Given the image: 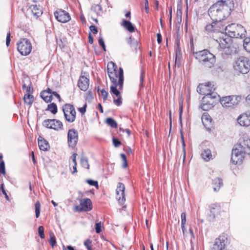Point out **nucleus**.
I'll return each instance as SVG.
<instances>
[{
	"label": "nucleus",
	"mask_w": 250,
	"mask_h": 250,
	"mask_svg": "<svg viewBox=\"0 0 250 250\" xmlns=\"http://www.w3.org/2000/svg\"><path fill=\"white\" fill-rule=\"evenodd\" d=\"M144 78V72H142L140 78V86L141 87L143 86V81Z\"/></svg>",
	"instance_id": "51"
},
{
	"label": "nucleus",
	"mask_w": 250,
	"mask_h": 250,
	"mask_svg": "<svg viewBox=\"0 0 250 250\" xmlns=\"http://www.w3.org/2000/svg\"><path fill=\"white\" fill-rule=\"evenodd\" d=\"M182 112H183V106H182V104H181L180 106V113H179V120H180V122L181 124L182 123Z\"/></svg>",
	"instance_id": "55"
},
{
	"label": "nucleus",
	"mask_w": 250,
	"mask_h": 250,
	"mask_svg": "<svg viewBox=\"0 0 250 250\" xmlns=\"http://www.w3.org/2000/svg\"><path fill=\"white\" fill-rule=\"evenodd\" d=\"M17 49L21 55L27 56L31 52V43L26 39H22L17 43Z\"/></svg>",
	"instance_id": "9"
},
{
	"label": "nucleus",
	"mask_w": 250,
	"mask_h": 250,
	"mask_svg": "<svg viewBox=\"0 0 250 250\" xmlns=\"http://www.w3.org/2000/svg\"><path fill=\"white\" fill-rule=\"evenodd\" d=\"M125 187L123 184L121 183H119L118 184L116 191V198L121 205L123 204L125 201Z\"/></svg>",
	"instance_id": "15"
},
{
	"label": "nucleus",
	"mask_w": 250,
	"mask_h": 250,
	"mask_svg": "<svg viewBox=\"0 0 250 250\" xmlns=\"http://www.w3.org/2000/svg\"><path fill=\"white\" fill-rule=\"evenodd\" d=\"M0 189L1 190L2 193L5 195V197L7 199L9 200V197L6 192V191L4 189V184H1L0 186Z\"/></svg>",
	"instance_id": "47"
},
{
	"label": "nucleus",
	"mask_w": 250,
	"mask_h": 250,
	"mask_svg": "<svg viewBox=\"0 0 250 250\" xmlns=\"http://www.w3.org/2000/svg\"><path fill=\"white\" fill-rule=\"evenodd\" d=\"M121 24L125 29L129 32H133L135 31V26L128 21L123 19Z\"/></svg>",
	"instance_id": "23"
},
{
	"label": "nucleus",
	"mask_w": 250,
	"mask_h": 250,
	"mask_svg": "<svg viewBox=\"0 0 250 250\" xmlns=\"http://www.w3.org/2000/svg\"><path fill=\"white\" fill-rule=\"evenodd\" d=\"M95 226L96 232L97 233H100L102 231V224L101 222L96 223Z\"/></svg>",
	"instance_id": "40"
},
{
	"label": "nucleus",
	"mask_w": 250,
	"mask_h": 250,
	"mask_svg": "<svg viewBox=\"0 0 250 250\" xmlns=\"http://www.w3.org/2000/svg\"><path fill=\"white\" fill-rule=\"evenodd\" d=\"M86 182L90 185L94 186L96 187L97 188L98 187V183L96 181H94L92 180H87L86 181Z\"/></svg>",
	"instance_id": "49"
},
{
	"label": "nucleus",
	"mask_w": 250,
	"mask_h": 250,
	"mask_svg": "<svg viewBox=\"0 0 250 250\" xmlns=\"http://www.w3.org/2000/svg\"><path fill=\"white\" fill-rule=\"evenodd\" d=\"M238 124L243 127L250 126V111H248L240 114L237 119Z\"/></svg>",
	"instance_id": "12"
},
{
	"label": "nucleus",
	"mask_w": 250,
	"mask_h": 250,
	"mask_svg": "<svg viewBox=\"0 0 250 250\" xmlns=\"http://www.w3.org/2000/svg\"><path fill=\"white\" fill-rule=\"evenodd\" d=\"M0 172L4 175L6 174L4 163L3 161H1L0 163Z\"/></svg>",
	"instance_id": "43"
},
{
	"label": "nucleus",
	"mask_w": 250,
	"mask_h": 250,
	"mask_svg": "<svg viewBox=\"0 0 250 250\" xmlns=\"http://www.w3.org/2000/svg\"><path fill=\"white\" fill-rule=\"evenodd\" d=\"M115 82H111L110 85V92L116 96L117 99H114V103L117 105L122 104L121 97L119 90L122 89L124 81L123 70L120 68L118 73L115 77Z\"/></svg>",
	"instance_id": "3"
},
{
	"label": "nucleus",
	"mask_w": 250,
	"mask_h": 250,
	"mask_svg": "<svg viewBox=\"0 0 250 250\" xmlns=\"http://www.w3.org/2000/svg\"><path fill=\"white\" fill-rule=\"evenodd\" d=\"M182 230L184 237L185 238L190 237L191 239L194 238V236L193 232L192 230H191L190 229H189V230H188L187 229L186 226H185L184 230L183 229H182Z\"/></svg>",
	"instance_id": "29"
},
{
	"label": "nucleus",
	"mask_w": 250,
	"mask_h": 250,
	"mask_svg": "<svg viewBox=\"0 0 250 250\" xmlns=\"http://www.w3.org/2000/svg\"><path fill=\"white\" fill-rule=\"evenodd\" d=\"M232 0H218L208 10V14L212 21H220L230 14L233 6Z\"/></svg>",
	"instance_id": "1"
},
{
	"label": "nucleus",
	"mask_w": 250,
	"mask_h": 250,
	"mask_svg": "<svg viewBox=\"0 0 250 250\" xmlns=\"http://www.w3.org/2000/svg\"><path fill=\"white\" fill-rule=\"evenodd\" d=\"M43 125L48 128L58 130L62 127V124L60 121L53 119H47L43 122Z\"/></svg>",
	"instance_id": "17"
},
{
	"label": "nucleus",
	"mask_w": 250,
	"mask_h": 250,
	"mask_svg": "<svg viewBox=\"0 0 250 250\" xmlns=\"http://www.w3.org/2000/svg\"><path fill=\"white\" fill-rule=\"evenodd\" d=\"M38 145L41 150L46 151L49 147L48 142L41 136L38 138Z\"/></svg>",
	"instance_id": "25"
},
{
	"label": "nucleus",
	"mask_w": 250,
	"mask_h": 250,
	"mask_svg": "<svg viewBox=\"0 0 250 250\" xmlns=\"http://www.w3.org/2000/svg\"><path fill=\"white\" fill-rule=\"evenodd\" d=\"M181 139L182 141V146H183V162L185 161V158H186V150H185V146L186 145L184 140V137L183 134L181 133Z\"/></svg>",
	"instance_id": "41"
},
{
	"label": "nucleus",
	"mask_w": 250,
	"mask_h": 250,
	"mask_svg": "<svg viewBox=\"0 0 250 250\" xmlns=\"http://www.w3.org/2000/svg\"><path fill=\"white\" fill-rule=\"evenodd\" d=\"M181 228L182 229L184 230L185 226L186 224V214L185 212L182 213L181 215Z\"/></svg>",
	"instance_id": "36"
},
{
	"label": "nucleus",
	"mask_w": 250,
	"mask_h": 250,
	"mask_svg": "<svg viewBox=\"0 0 250 250\" xmlns=\"http://www.w3.org/2000/svg\"><path fill=\"white\" fill-rule=\"evenodd\" d=\"M91 244L92 241L90 239H87L84 242V245L86 247L88 250H92Z\"/></svg>",
	"instance_id": "39"
},
{
	"label": "nucleus",
	"mask_w": 250,
	"mask_h": 250,
	"mask_svg": "<svg viewBox=\"0 0 250 250\" xmlns=\"http://www.w3.org/2000/svg\"><path fill=\"white\" fill-rule=\"evenodd\" d=\"M98 108H99V109L100 110V111L102 113H103V108H102V105H101V104H98Z\"/></svg>",
	"instance_id": "61"
},
{
	"label": "nucleus",
	"mask_w": 250,
	"mask_h": 250,
	"mask_svg": "<svg viewBox=\"0 0 250 250\" xmlns=\"http://www.w3.org/2000/svg\"><path fill=\"white\" fill-rule=\"evenodd\" d=\"M87 105L86 104H84V105L80 108H79V111L82 114H84L86 111V108Z\"/></svg>",
	"instance_id": "50"
},
{
	"label": "nucleus",
	"mask_w": 250,
	"mask_h": 250,
	"mask_svg": "<svg viewBox=\"0 0 250 250\" xmlns=\"http://www.w3.org/2000/svg\"><path fill=\"white\" fill-rule=\"evenodd\" d=\"M50 238L49 243L51 246L53 248L56 243V238L54 235L53 233L50 234Z\"/></svg>",
	"instance_id": "38"
},
{
	"label": "nucleus",
	"mask_w": 250,
	"mask_h": 250,
	"mask_svg": "<svg viewBox=\"0 0 250 250\" xmlns=\"http://www.w3.org/2000/svg\"><path fill=\"white\" fill-rule=\"evenodd\" d=\"M10 42V33H9L7 35L6 44L7 46H8Z\"/></svg>",
	"instance_id": "56"
},
{
	"label": "nucleus",
	"mask_w": 250,
	"mask_h": 250,
	"mask_svg": "<svg viewBox=\"0 0 250 250\" xmlns=\"http://www.w3.org/2000/svg\"><path fill=\"white\" fill-rule=\"evenodd\" d=\"M106 123L112 127L116 128L117 127V124L116 121L111 118L106 119Z\"/></svg>",
	"instance_id": "33"
},
{
	"label": "nucleus",
	"mask_w": 250,
	"mask_h": 250,
	"mask_svg": "<svg viewBox=\"0 0 250 250\" xmlns=\"http://www.w3.org/2000/svg\"><path fill=\"white\" fill-rule=\"evenodd\" d=\"M201 157L206 162H209L213 158L211 150L208 148H206L201 153Z\"/></svg>",
	"instance_id": "24"
},
{
	"label": "nucleus",
	"mask_w": 250,
	"mask_h": 250,
	"mask_svg": "<svg viewBox=\"0 0 250 250\" xmlns=\"http://www.w3.org/2000/svg\"><path fill=\"white\" fill-rule=\"evenodd\" d=\"M120 156H121V157L123 161H124L123 167H125L127 166V162H126V156L124 154H121Z\"/></svg>",
	"instance_id": "48"
},
{
	"label": "nucleus",
	"mask_w": 250,
	"mask_h": 250,
	"mask_svg": "<svg viewBox=\"0 0 250 250\" xmlns=\"http://www.w3.org/2000/svg\"><path fill=\"white\" fill-rule=\"evenodd\" d=\"M117 66L115 63L112 62H109L107 64V73L111 82H115V77L118 73L117 70Z\"/></svg>",
	"instance_id": "19"
},
{
	"label": "nucleus",
	"mask_w": 250,
	"mask_h": 250,
	"mask_svg": "<svg viewBox=\"0 0 250 250\" xmlns=\"http://www.w3.org/2000/svg\"><path fill=\"white\" fill-rule=\"evenodd\" d=\"M233 67L236 71L242 74H247L250 70L249 60L245 57H239L235 60Z\"/></svg>",
	"instance_id": "7"
},
{
	"label": "nucleus",
	"mask_w": 250,
	"mask_h": 250,
	"mask_svg": "<svg viewBox=\"0 0 250 250\" xmlns=\"http://www.w3.org/2000/svg\"><path fill=\"white\" fill-rule=\"evenodd\" d=\"M89 42L90 44H92L93 43V39H92V38L91 37L90 35H89Z\"/></svg>",
	"instance_id": "63"
},
{
	"label": "nucleus",
	"mask_w": 250,
	"mask_h": 250,
	"mask_svg": "<svg viewBox=\"0 0 250 250\" xmlns=\"http://www.w3.org/2000/svg\"><path fill=\"white\" fill-rule=\"evenodd\" d=\"M52 96H55L59 100V101H60L61 97H60V95L57 92H53L52 93Z\"/></svg>",
	"instance_id": "58"
},
{
	"label": "nucleus",
	"mask_w": 250,
	"mask_h": 250,
	"mask_svg": "<svg viewBox=\"0 0 250 250\" xmlns=\"http://www.w3.org/2000/svg\"><path fill=\"white\" fill-rule=\"evenodd\" d=\"M243 46L247 52H250V38H247L244 40Z\"/></svg>",
	"instance_id": "32"
},
{
	"label": "nucleus",
	"mask_w": 250,
	"mask_h": 250,
	"mask_svg": "<svg viewBox=\"0 0 250 250\" xmlns=\"http://www.w3.org/2000/svg\"><path fill=\"white\" fill-rule=\"evenodd\" d=\"M157 42L159 43H160L162 42V36L160 33H158L157 34Z\"/></svg>",
	"instance_id": "57"
},
{
	"label": "nucleus",
	"mask_w": 250,
	"mask_h": 250,
	"mask_svg": "<svg viewBox=\"0 0 250 250\" xmlns=\"http://www.w3.org/2000/svg\"><path fill=\"white\" fill-rule=\"evenodd\" d=\"M23 88H26L27 92H29L30 87H28L27 86H26L25 84H24L23 85Z\"/></svg>",
	"instance_id": "62"
},
{
	"label": "nucleus",
	"mask_w": 250,
	"mask_h": 250,
	"mask_svg": "<svg viewBox=\"0 0 250 250\" xmlns=\"http://www.w3.org/2000/svg\"><path fill=\"white\" fill-rule=\"evenodd\" d=\"M243 99L241 95L224 96L220 98V103L225 109H233L241 103Z\"/></svg>",
	"instance_id": "5"
},
{
	"label": "nucleus",
	"mask_w": 250,
	"mask_h": 250,
	"mask_svg": "<svg viewBox=\"0 0 250 250\" xmlns=\"http://www.w3.org/2000/svg\"><path fill=\"white\" fill-rule=\"evenodd\" d=\"M100 95L103 98L104 100H105L108 96V92L104 89H102L100 92Z\"/></svg>",
	"instance_id": "44"
},
{
	"label": "nucleus",
	"mask_w": 250,
	"mask_h": 250,
	"mask_svg": "<svg viewBox=\"0 0 250 250\" xmlns=\"http://www.w3.org/2000/svg\"><path fill=\"white\" fill-rule=\"evenodd\" d=\"M202 121L206 128H209L211 125V118L208 113H204L202 117Z\"/></svg>",
	"instance_id": "27"
},
{
	"label": "nucleus",
	"mask_w": 250,
	"mask_h": 250,
	"mask_svg": "<svg viewBox=\"0 0 250 250\" xmlns=\"http://www.w3.org/2000/svg\"><path fill=\"white\" fill-rule=\"evenodd\" d=\"M125 131L126 132V134H127V137H129V135H130V131L128 129H125Z\"/></svg>",
	"instance_id": "64"
},
{
	"label": "nucleus",
	"mask_w": 250,
	"mask_h": 250,
	"mask_svg": "<svg viewBox=\"0 0 250 250\" xmlns=\"http://www.w3.org/2000/svg\"><path fill=\"white\" fill-rule=\"evenodd\" d=\"M212 186L214 190L218 191L221 187L223 186L222 180L219 178L214 179L212 181Z\"/></svg>",
	"instance_id": "28"
},
{
	"label": "nucleus",
	"mask_w": 250,
	"mask_h": 250,
	"mask_svg": "<svg viewBox=\"0 0 250 250\" xmlns=\"http://www.w3.org/2000/svg\"><path fill=\"white\" fill-rule=\"evenodd\" d=\"M228 243L227 236L226 234H222L215 239L212 248L214 250H222Z\"/></svg>",
	"instance_id": "11"
},
{
	"label": "nucleus",
	"mask_w": 250,
	"mask_h": 250,
	"mask_svg": "<svg viewBox=\"0 0 250 250\" xmlns=\"http://www.w3.org/2000/svg\"><path fill=\"white\" fill-rule=\"evenodd\" d=\"M246 154L250 155V138L243 136L240 138L238 143L234 145L232 150V162L235 165L241 163Z\"/></svg>",
	"instance_id": "2"
},
{
	"label": "nucleus",
	"mask_w": 250,
	"mask_h": 250,
	"mask_svg": "<svg viewBox=\"0 0 250 250\" xmlns=\"http://www.w3.org/2000/svg\"><path fill=\"white\" fill-rule=\"evenodd\" d=\"M90 30L91 32H92L94 34H96L97 33V29L95 26L91 25L90 26Z\"/></svg>",
	"instance_id": "54"
},
{
	"label": "nucleus",
	"mask_w": 250,
	"mask_h": 250,
	"mask_svg": "<svg viewBox=\"0 0 250 250\" xmlns=\"http://www.w3.org/2000/svg\"><path fill=\"white\" fill-rule=\"evenodd\" d=\"M215 98L210 96H204L202 98L200 107L205 111L211 109L214 106V99Z\"/></svg>",
	"instance_id": "14"
},
{
	"label": "nucleus",
	"mask_w": 250,
	"mask_h": 250,
	"mask_svg": "<svg viewBox=\"0 0 250 250\" xmlns=\"http://www.w3.org/2000/svg\"><path fill=\"white\" fill-rule=\"evenodd\" d=\"M48 110L53 114H56L57 112V107L55 104L52 103L48 105Z\"/></svg>",
	"instance_id": "35"
},
{
	"label": "nucleus",
	"mask_w": 250,
	"mask_h": 250,
	"mask_svg": "<svg viewBox=\"0 0 250 250\" xmlns=\"http://www.w3.org/2000/svg\"><path fill=\"white\" fill-rule=\"evenodd\" d=\"M221 23L219 21H213L212 23L207 24L205 27V30L207 32H221L224 31V27L221 26Z\"/></svg>",
	"instance_id": "13"
},
{
	"label": "nucleus",
	"mask_w": 250,
	"mask_h": 250,
	"mask_svg": "<svg viewBox=\"0 0 250 250\" xmlns=\"http://www.w3.org/2000/svg\"><path fill=\"white\" fill-rule=\"evenodd\" d=\"M24 102L28 104H31L33 101V96L29 94V92L25 94L23 98Z\"/></svg>",
	"instance_id": "31"
},
{
	"label": "nucleus",
	"mask_w": 250,
	"mask_h": 250,
	"mask_svg": "<svg viewBox=\"0 0 250 250\" xmlns=\"http://www.w3.org/2000/svg\"><path fill=\"white\" fill-rule=\"evenodd\" d=\"M112 141L114 146L115 147H118L121 145V142L115 138H113Z\"/></svg>",
	"instance_id": "45"
},
{
	"label": "nucleus",
	"mask_w": 250,
	"mask_h": 250,
	"mask_svg": "<svg viewBox=\"0 0 250 250\" xmlns=\"http://www.w3.org/2000/svg\"><path fill=\"white\" fill-rule=\"evenodd\" d=\"M66 120L70 123L73 122L76 118V111L73 105L66 104L62 108Z\"/></svg>",
	"instance_id": "10"
},
{
	"label": "nucleus",
	"mask_w": 250,
	"mask_h": 250,
	"mask_svg": "<svg viewBox=\"0 0 250 250\" xmlns=\"http://www.w3.org/2000/svg\"><path fill=\"white\" fill-rule=\"evenodd\" d=\"M80 162H81V165L83 167L86 168L87 169L89 168V165L88 164V160L85 157L82 156L81 158Z\"/></svg>",
	"instance_id": "34"
},
{
	"label": "nucleus",
	"mask_w": 250,
	"mask_h": 250,
	"mask_svg": "<svg viewBox=\"0 0 250 250\" xmlns=\"http://www.w3.org/2000/svg\"><path fill=\"white\" fill-rule=\"evenodd\" d=\"M85 98L86 100H88V101H90L93 98L92 93L89 91L88 93L85 94Z\"/></svg>",
	"instance_id": "46"
},
{
	"label": "nucleus",
	"mask_w": 250,
	"mask_h": 250,
	"mask_svg": "<svg viewBox=\"0 0 250 250\" xmlns=\"http://www.w3.org/2000/svg\"><path fill=\"white\" fill-rule=\"evenodd\" d=\"M220 47L222 49H228L231 45V39L229 37H226L220 39L219 42H218Z\"/></svg>",
	"instance_id": "22"
},
{
	"label": "nucleus",
	"mask_w": 250,
	"mask_h": 250,
	"mask_svg": "<svg viewBox=\"0 0 250 250\" xmlns=\"http://www.w3.org/2000/svg\"><path fill=\"white\" fill-rule=\"evenodd\" d=\"M38 232L41 238L43 239L45 237L44 234V228L42 226H40L38 228Z\"/></svg>",
	"instance_id": "42"
},
{
	"label": "nucleus",
	"mask_w": 250,
	"mask_h": 250,
	"mask_svg": "<svg viewBox=\"0 0 250 250\" xmlns=\"http://www.w3.org/2000/svg\"><path fill=\"white\" fill-rule=\"evenodd\" d=\"M76 156H77V154H73V155L71 156V159L72 160V163H71V165L73 167V171L72 172V173L73 174L76 173L77 170V163H76Z\"/></svg>",
	"instance_id": "30"
},
{
	"label": "nucleus",
	"mask_w": 250,
	"mask_h": 250,
	"mask_svg": "<svg viewBox=\"0 0 250 250\" xmlns=\"http://www.w3.org/2000/svg\"><path fill=\"white\" fill-rule=\"evenodd\" d=\"M215 209H219V207L216 205H211L210 206V211L211 212L214 213V210Z\"/></svg>",
	"instance_id": "53"
},
{
	"label": "nucleus",
	"mask_w": 250,
	"mask_h": 250,
	"mask_svg": "<svg viewBox=\"0 0 250 250\" xmlns=\"http://www.w3.org/2000/svg\"><path fill=\"white\" fill-rule=\"evenodd\" d=\"M89 79L87 76L81 75L78 82V85L81 90L85 91L89 87Z\"/></svg>",
	"instance_id": "21"
},
{
	"label": "nucleus",
	"mask_w": 250,
	"mask_h": 250,
	"mask_svg": "<svg viewBox=\"0 0 250 250\" xmlns=\"http://www.w3.org/2000/svg\"><path fill=\"white\" fill-rule=\"evenodd\" d=\"M226 34H228L230 38H240L245 37L246 30L240 24L232 23L228 25L224 28Z\"/></svg>",
	"instance_id": "6"
},
{
	"label": "nucleus",
	"mask_w": 250,
	"mask_h": 250,
	"mask_svg": "<svg viewBox=\"0 0 250 250\" xmlns=\"http://www.w3.org/2000/svg\"><path fill=\"white\" fill-rule=\"evenodd\" d=\"M246 100L248 103L250 104V93L247 96Z\"/></svg>",
	"instance_id": "60"
},
{
	"label": "nucleus",
	"mask_w": 250,
	"mask_h": 250,
	"mask_svg": "<svg viewBox=\"0 0 250 250\" xmlns=\"http://www.w3.org/2000/svg\"><path fill=\"white\" fill-rule=\"evenodd\" d=\"M41 97L43 99V100L48 103L52 100V94L51 90L48 89L47 90H44L41 92Z\"/></svg>",
	"instance_id": "26"
},
{
	"label": "nucleus",
	"mask_w": 250,
	"mask_h": 250,
	"mask_svg": "<svg viewBox=\"0 0 250 250\" xmlns=\"http://www.w3.org/2000/svg\"><path fill=\"white\" fill-rule=\"evenodd\" d=\"M196 58L204 66L212 67L216 62L215 56L207 50H204L196 53Z\"/></svg>",
	"instance_id": "4"
},
{
	"label": "nucleus",
	"mask_w": 250,
	"mask_h": 250,
	"mask_svg": "<svg viewBox=\"0 0 250 250\" xmlns=\"http://www.w3.org/2000/svg\"><path fill=\"white\" fill-rule=\"evenodd\" d=\"M214 85L211 83L200 84L197 88L198 92L205 96H210L212 97H216L217 93L214 92Z\"/></svg>",
	"instance_id": "8"
},
{
	"label": "nucleus",
	"mask_w": 250,
	"mask_h": 250,
	"mask_svg": "<svg viewBox=\"0 0 250 250\" xmlns=\"http://www.w3.org/2000/svg\"><path fill=\"white\" fill-rule=\"evenodd\" d=\"M40 204L39 202H37L35 204V212L36 216L38 218L40 216Z\"/></svg>",
	"instance_id": "37"
},
{
	"label": "nucleus",
	"mask_w": 250,
	"mask_h": 250,
	"mask_svg": "<svg viewBox=\"0 0 250 250\" xmlns=\"http://www.w3.org/2000/svg\"><path fill=\"white\" fill-rule=\"evenodd\" d=\"M91 204V201L89 199H81L80 206H76V209L79 211H89L92 208Z\"/></svg>",
	"instance_id": "18"
},
{
	"label": "nucleus",
	"mask_w": 250,
	"mask_h": 250,
	"mask_svg": "<svg viewBox=\"0 0 250 250\" xmlns=\"http://www.w3.org/2000/svg\"><path fill=\"white\" fill-rule=\"evenodd\" d=\"M78 141V133L74 129L69 130L68 132V143L69 146L73 147Z\"/></svg>",
	"instance_id": "20"
},
{
	"label": "nucleus",
	"mask_w": 250,
	"mask_h": 250,
	"mask_svg": "<svg viewBox=\"0 0 250 250\" xmlns=\"http://www.w3.org/2000/svg\"><path fill=\"white\" fill-rule=\"evenodd\" d=\"M146 12L147 13L149 12L148 2L147 0H144Z\"/></svg>",
	"instance_id": "52"
},
{
	"label": "nucleus",
	"mask_w": 250,
	"mask_h": 250,
	"mask_svg": "<svg viewBox=\"0 0 250 250\" xmlns=\"http://www.w3.org/2000/svg\"><path fill=\"white\" fill-rule=\"evenodd\" d=\"M56 19L60 22L65 23L70 20L68 13L62 10H58L54 13Z\"/></svg>",
	"instance_id": "16"
},
{
	"label": "nucleus",
	"mask_w": 250,
	"mask_h": 250,
	"mask_svg": "<svg viewBox=\"0 0 250 250\" xmlns=\"http://www.w3.org/2000/svg\"><path fill=\"white\" fill-rule=\"evenodd\" d=\"M98 42H99V44L101 45V46H104V40L103 39H102V37H100L99 38V40H98Z\"/></svg>",
	"instance_id": "59"
}]
</instances>
